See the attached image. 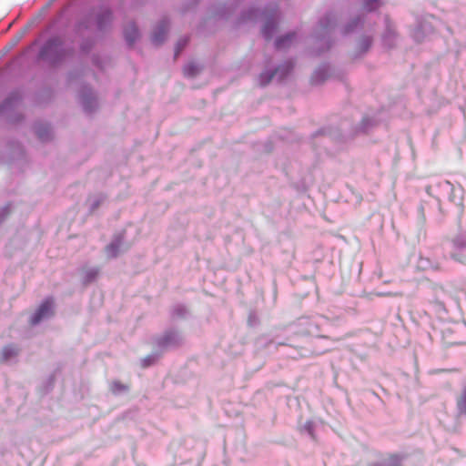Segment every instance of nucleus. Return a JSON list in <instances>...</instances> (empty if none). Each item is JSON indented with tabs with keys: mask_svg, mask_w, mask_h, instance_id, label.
Returning a JSON list of instances; mask_svg holds the SVG:
<instances>
[{
	"mask_svg": "<svg viewBox=\"0 0 466 466\" xmlns=\"http://www.w3.org/2000/svg\"><path fill=\"white\" fill-rule=\"evenodd\" d=\"M53 314V299H46L41 303L35 314L32 316L30 322L32 325H35L39 323L44 318Z\"/></svg>",
	"mask_w": 466,
	"mask_h": 466,
	"instance_id": "nucleus-1",
	"label": "nucleus"
},
{
	"mask_svg": "<svg viewBox=\"0 0 466 466\" xmlns=\"http://www.w3.org/2000/svg\"><path fill=\"white\" fill-rule=\"evenodd\" d=\"M404 456L398 453H390L380 462L373 463L370 466H403Z\"/></svg>",
	"mask_w": 466,
	"mask_h": 466,
	"instance_id": "nucleus-2",
	"label": "nucleus"
},
{
	"mask_svg": "<svg viewBox=\"0 0 466 466\" xmlns=\"http://www.w3.org/2000/svg\"><path fill=\"white\" fill-rule=\"evenodd\" d=\"M18 352L19 349L13 344L5 346L0 352V362L8 361L12 358L17 356Z\"/></svg>",
	"mask_w": 466,
	"mask_h": 466,
	"instance_id": "nucleus-3",
	"label": "nucleus"
},
{
	"mask_svg": "<svg viewBox=\"0 0 466 466\" xmlns=\"http://www.w3.org/2000/svg\"><path fill=\"white\" fill-rule=\"evenodd\" d=\"M456 407L461 416H466V387L461 390L456 400Z\"/></svg>",
	"mask_w": 466,
	"mask_h": 466,
	"instance_id": "nucleus-4",
	"label": "nucleus"
},
{
	"mask_svg": "<svg viewBox=\"0 0 466 466\" xmlns=\"http://www.w3.org/2000/svg\"><path fill=\"white\" fill-rule=\"evenodd\" d=\"M295 38V34H288L285 36L279 37L276 40V47L278 49H282L287 46H289V45L293 42Z\"/></svg>",
	"mask_w": 466,
	"mask_h": 466,
	"instance_id": "nucleus-5",
	"label": "nucleus"
},
{
	"mask_svg": "<svg viewBox=\"0 0 466 466\" xmlns=\"http://www.w3.org/2000/svg\"><path fill=\"white\" fill-rule=\"evenodd\" d=\"M109 389L112 393L119 394L121 392L127 391L129 390V386L119 380H113L109 385Z\"/></svg>",
	"mask_w": 466,
	"mask_h": 466,
	"instance_id": "nucleus-6",
	"label": "nucleus"
},
{
	"mask_svg": "<svg viewBox=\"0 0 466 466\" xmlns=\"http://www.w3.org/2000/svg\"><path fill=\"white\" fill-rule=\"evenodd\" d=\"M178 339L175 332H167L161 339L160 344L162 346H169L171 344H177Z\"/></svg>",
	"mask_w": 466,
	"mask_h": 466,
	"instance_id": "nucleus-7",
	"label": "nucleus"
},
{
	"mask_svg": "<svg viewBox=\"0 0 466 466\" xmlns=\"http://www.w3.org/2000/svg\"><path fill=\"white\" fill-rule=\"evenodd\" d=\"M199 71H200L199 66L193 62L188 63L184 67V75L188 77H194L195 76H197L199 73Z\"/></svg>",
	"mask_w": 466,
	"mask_h": 466,
	"instance_id": "nucleus-8",
	"label": "nucleus"
},
{
	"mask_svg": "<svg viewBox=\"0 0 466 466\" xmlns=\"http://www.w3.org/2000/svg\"><path fill=\"white\" fill-rule=\"evenodd\" d=\"M138 35L137 27L132 25L125 31V37L129 44H133Z\"/></svg>",
	"mask_w": 466,
	"mask_h": 466,
	"instance_id": "nucleus-9",
	"label": "nucleus"
},
{
	"mask_svg": "<svg viewBox=\"0 0 466 466\" xmlns=\"http://www.w3.org/2000/svg\"><path fill=\"white\" fill-rule=\"evenodd\" d=\"M167 28L166 26L162 25L157 28L156 32H154L152 35V41L156 45H159L163 42L164 36L166 35Z\"/></svg>",
	"mask_w": 466,
	"mask_h": 466,
	"instance_id": "nucleus-10",
	"label": "nucleus"
},
{
	"mask_svg": "<svg viewBox=\"0 0 466 466\" xmlns=\"http://www.w3.org/2000/svg\"><path fill=\"white\" fill-rule=\"evenodd\" d=\"M276 24L273 21H268L263 26L262 33L267 39H269L272 33L276 30Z\"/></svg>",
	"mask_w": 466,
	"mask_h": 466,
	"instance_id": "nucleus-11",
	"label": "nucleus"
},
{
	"mask_svg": "<svg viewBox=\"0 0 466 466\" xmlns=\"http://www.w3.org/2000/svg\"><path fill=\"white\" fill-rule=\"evenodd\" d=\"M187 42H188L187 38H182L177 42V46H176V51H175L176 56H178V54L182 51L184 46H187Z\"/></svg>",
	"mask_w": 466,
	"mask_h": 466,
	"instance_id": "nucleus-12",
	"label": "nucleus"
},
{
	"mask_svg": "<svg viewBox=\"0 0 466 466\" xmlns=\"http://www.w3.org/2000/svg\"><path fill=\"white\" fill-rule=\"evenodd\" d=\"M97 273L98 271L96 269H91L86 272V278L88 279V280H91L96 277Z\"/></svg>",
	"mask_w": 466,
	"mask_h": 466,
	"instance_id": "nucleus-13",
	"label": "nucleus"
},
{
	"mask_svg": "<svg viewBox=\"0 0 466 466\" xmlns=\"http://www.w3.org/2000/svg\"><path fill=\"white\" fill-rule=\"evenodd\" d=\"M107 251L108 252H112V255L113 256H116V247H115L114 245H109L107 248H106Z\"/></svg>",
	"mask_w": 466,
	"mask_h": 466,
	"instance_id": "nucleus-14",
	"label": "nucleus"
},
{
	"mask_svg": "<svg viewBox=\"0 0 466 466\" xmlns=\"http://www.w3.org/2000/svg\"><path fill=\"white\" fill-rule=\"evenodd\" d=\"M451 257L454 259V260H458L460 262H463L464 263V259H461V258H459V256L455 255V254H451Z\"/></svg>",
	"mask_w": 466,
	"mask_h": 466,
	"instance_id": "nucleus-15",
	"label": "nucleus"
},
{
	"mask_svg": "<svg viewBox=\"0 0 466 466\" xmlns=\"http://www.w3.org/2000/svg\"><path fill=\"white\" fill-rule=\"evenodd\" d=\"M23 36V33H21L19 35H17L15 37V39L14 40V45H15Z\"/></svg>",
	"mask_w": 466,
	"mask_h": 466,
	"instance_id": "nucleus-16",
	"label": "nucleus"
},
{
	"mask_svg": "<svg viewBox=\"0 0 466 466\" xmlns=\"http://www.w3.org/2000/svg\"><path fill=\"white\" fill-rule=\"evenodd\" d=\"M442 371H448V372H458V369H450V370H443Z\"/></svg>",
	"mask_w": 466,
	"mask_h": 466,
	"instance_id": "nucleus-17",
	"label": "nucleus"
},
{
	"mask_svg": "<svg viewBox=\"0 0 466 466\" xmlns=\"http://www.w3.org/2000/svg\"><path fill=\"white\" fill-rule=\"evenodd\" d=\"M38 136H39L42 139H44V138H45V137H44V135H43L42 133H40V132L38 133Z\"/></svg>",
	"mask_w": 466,
	"mask_h": 466,
	"instance_id": "nucleus-18",
	"label": "nucleus"
},
{
	"mask_svg": "<svg viewBox=\"0 0 466 466\" xmlns=\"http://www.w3.org/2000/svg\"><path fill=\"white\" fill-rule=\"evenodd\" d=\"M459 258L464 259V262L466 261V258H462V256H460Z\"/></svg>",
	"mask_w": 466,
	"mask_h": 466,
	"instance_id": "nucleus-19",
	"label": "nucleus"
},
{
	"mask_svg": "<svg viewBox=\"0 0 466 466\" xmlns=\"http://www.w3.org/2000/svg\"><path fill=\"white\" fill-rule=\"evenodd\" d=\"M370 2L377 3L379 0H370Z\"/></svg>",
	"mask_w": 466,
	"mask_h": 466,
	"instance_id": "nucleus-20",
	"label": "nucleus"
}]
</instances>
